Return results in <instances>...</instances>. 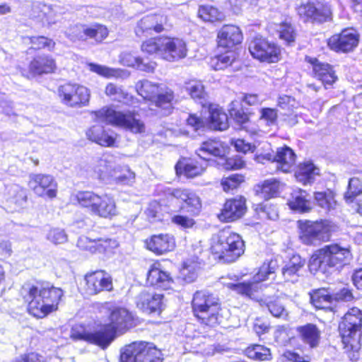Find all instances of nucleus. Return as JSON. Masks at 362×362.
<instances>
[{
    "label": "nucleus",
    "instance_id": "obj_1",
    "mask_svg": "<svg viewBox=\"0 0 362 362\" xmlns=\"http://www.w3.org/2000/svg\"><path fill=\"white\" fill-rule=\"evenodd\" d=\"M110 323L98 329L88 330L82 327L72 329L71 337L106 349L114 341L117 332H122L132 327L134 323L132 314L124 308L113 309L110 315Z\"/></svg>",
    "mask_w": 362,
    "mask_h": 362
},
{
    "label": "nucleus",
    "instance_id": "obj_2",
    "mask_svg": "<svg viewBox=\"0 0 362 362\" xmlns=\"http://www.w3.org/2000/svg\"><path fill=\"white\" fill-rule=\"evenodd\" d=\"M275 265L276 263L272 261L264 263L260 267L259 272L252 277V281L237 284L230 283L227 284V286L238 294L259 302V305L262 308H266L274 317L286 319L288 312L279 298L264 296L259 299L256 295V293L262 289V285L260 283L269 279V276L274 273Z\"/></svg>",
    "mask_w": 362,
    "mask_h": 362
},
{
    "label": "nucleus",
    "instance_id": "obj_3",
    "mask_svg": "<svg viewBox=\"0 0 362 362\" xmlns=\"http://www.w3.org/2000/svg\"><path fill=\"white\" fill-rule=\"evenodd\" d=\"M20 293L27 303L28 313L37 318H43L57 309L63 291L54 286L43 287L27 283L22 286Z\"/></svg>",
    "mask_w": 362,
    "mask_h": 362
},
{
    "label": "nucleus",
    "instance_id": "obj_4",
    "mask_svg": "<svg viewBox=\"0 0 362 362\" xmlns=\"http://www.w3.org/2000/svg\"><path fill=\"white\" fill-rule=\"evenodd\" d=\"M70 201L100 218L111 219L118 214L115 198L110 194H98L93 191H77L71 194Z\"/></svg>",
    "mask_w": 362,
    "mask_h": 362
},
{
    "label": "nucleus",
    "instance_id": "obj_5",
    "mask_svg": "<svg viewBox=\"0 0 362 362\" xmlns=\"http://www.w3.org/2000/svg\"><path fill=\"white\" fill-rule=\"evenodd\" d=\"M351 254L348 248L338 244H330L317 250L309 261L311 272H329L332 269H338L349 263Z\"/></svg>",
    "mask_w": 362,
    "mask_h": 362
},
{
    "label": "nucleus",
    "instance_id": "obj_6",
    "mask_svg": "<svg viewBox=\"0 0 362 362\" xmlns=\"http://www.w3.org/2000/svg\"><path fill=\"white\" fill-rule=\"evenodd\" d=\"M211 250L216 259L225 263H230L243 255L245 243L238 233L223 230L213 235Z\"/></svg>",
    "mask_w": 362,
    "mask_h": 362
},
{
    "label": "nucleus",
    "instance_id": "obj_7",
    "mask_svg": "<svg viewBox=\"0 0 362 362\" xmlns=\"http://www.w3.org/2000/svg\"><path fill=\"white\" fill-rule=\"evenodd\" d=\"M339 334L344 349L352 352L355 358L362 348V313L357 308H352L344 315L339 325Z\"/></svg>",
    "mask_w": 362,
    "mask_h": 362
},
{
    "label": "nucleus",
    "instance_id": "obj_8",
    "mask_svg": "<svg viewBox=\"0 0 362 362\" xmlns=\"http://www.w3.org/2000/svg\"><path fill=\"white\" fill-rule=\"evenodd\" d=\"M98 122L119 127L133 134H142L146 131L143 121L137 118L134 111H116L110 107H103L95 112Z\"/></svg>",
    "mask_w": 362,
    "mask_h": 362
},
{
    "label": "nucleus",
    "instance_id": "obj_9",
    "mask_svg": "<svg viewBox=\"0 0 362 362\" xmlns=\"http://www.w3.org/2000/svg\"><path fill=\"white\" fill-rule=\"evenodd\" d=\"M192 309L202 323L210 327L219 323L220 304L218 299L212 294L204 291H197L192 300Z\"/></svg>",
    "mask_w": 362,
    "mask_h": 362
},
{
    "label": "nucleus",
    "instance_id": "obj_10",
    "mask_svg": "<svg viewBox=\"0 0 362 362\" xmlns=\"http://www.w3.org/2000/svg\"><path fill=\"white\" fill-rule=\"evenodd\" d=\"M161 352L152 343L134 341L121 351L122 362H163Z\"/></svg>",
    "mask_w": 362,
    "mask_h": 362
},
{
    "label": "nucleus",
    "instance_id": "obj_11",
    "mask_svg": "<svg viewBox=\"0 0 362 362\" xmlns=\"http://www.w3.org/2000/svg\"><path fill=\"white\" fill-rule=\"evenodd\" d=\"M58 97L62 103L71 107L86 106L90 100V90L76 83H65L57 88Z\"/></svg>",
    "mask_w": 362,
    "mask_h": 362
},
{
    "label": "nucleus",
    "instance_id": "obj_12",
    "mask_svg": "<svg viewBox=\"0 0 362 362\" xmlns=\"http://www.w3.org/2000/svg\"><path fill=\"white\" fill-rule=\"evenodd\" d=\"M301 241L308 245H317L329 240V227L323 221L300 220L298 221Z\"/></svg>",
    "mask_w": 362,
    "mask_h": 362
},
{
    "label": "nucleus",
    "instance_id": "obj_13",
    "mask_svg": "<svg viewBox=\"0 0 362 362\" xmlns=\"http://www.w3.org/2000/svg\"><path fill=\"white\" fill-rule=\"evenodd\" d=\"M248 49L251 55L260 62L275 63L280 59V47L264 38L255 37L250 42Z\"/></svg>",
    "mask_w": 362,
    "mask_h": 362
},
{
    "label": "nucleus",
    "instance_id": "obj_14",
    "mask_svg": "<svg viewBox=\"0 0 362 362\" xmlns=\"http://www.w3.org/2000/svg\"><path fill=\"white\" fill-rule=\"evenodd\" d=\"M298 14L304 22L323 23L332 18L330 6L320 1H308L297 8Z\"/></svg>",
    "mask_w": 362,
    "mask_h": 362
},
{
    "label": "nucleus",
    "instance_id": "obj_15",
    "mask_svg": "<svg viewBox=\"0 0 362 362\" xmlns=\"http://www.w3.org/2000/svg\"><path fill=\"white\" fill-rule=\"evenodd\" d=\"M108 33L107 28L100 24H95L90 27L83 25H74L65 31V35L72 42L86 40L90 38L94 39L97 42H100L107 37Z\"/></svg>",
    "mask_w": 362,
    "mask_h": 362
},
{
    "label": "nucleus",
    "instance_id": "obj_16",
    "mask_svg": "<svg viewBox=\"0 0 362 362\" xmlns=\"http://www.w3.org/2000/svg\"><path fill=\"white\" fill-rule=\"evenodd\" d=\"M359 35L352 28L344 29L340 33L332 35L328 40L329 47L337 52H349L358 45Z\"/></svg>",
    "mask_w": 362,
    "mask_h": 362
},
{
    "label": "nucleus",
    "instance_id": "obj_17",
    "mask_svg": "<svg viewBox=\"0 0 362 362\" xmlns=\"http://www.w3.org/2000/svg\"><path fill=\"white\" fill-rule=\"evenodd\" d=\"M28 186L39 197L54 198L57 194V183L53 176L47 174H30Z\"/></svg>",
    "mask_w": 362,
    "mask_h": 362
},
{
    "label": "nucleus",
    "instance_id": "obj_18",
    "mask_svg": "<svg viewBox=\"0 0 362 362\" xmlns=\"http://www.w3.org/2000/svg\"><path fill=\"white\" fill-rule=\"evenodd\" d=\"M86 292L88 295H96L103 291L113 288L111 275L104 270H98L85 276Z\"/></svg>",
    "mask_w": 362,
    "mask_h": 362
},
{
    "label": "nucleus",
    "instance_id": "obj_19",
    "mask_svg": "<svg viewBox=\"0 0 362 362\" xmlns=\"http://www.w3.org/2000/svg\"><path fill=\"white\" fill-rule=\"evenodd\" d=\"M167 22V17L163 15H148L142 18L135 28V33L138 37L160 33L163 30L164 25Z\"/></svg>",
    "mask_w": 362,
    "mask_h": 362
},
{
    "label": "nucleus",
    "instance_id": "obj_20",
    "mask_svg": "<svg viewBox=\"0 0 362 362\" xmlns=\"http://www.w3.org/2000/svg\"><path fill=\"white\" fill-rule=\"evenodd\" d=\"M163 296L153 291H143L135 299L136 307L146 313L160 311Z\"/></svg>",
    "mask_w": 362,
    "mask_h": 362
},
{
    "label": "nucleus",
    "instance_id": "obj_21",
    "mask_svg": "<svg viewBox=\"0 0 362 362\" xmlns=\"http://www.w3.org/2000/svg\"><path fill=\"white\" fill-rule=\"evenodd\" d=\"M147 282L153 286L164 290L172 288L174 280L170 274L165 271L158 262L153 263L147 274Z\"/></svg>",
    "mask_w": 362,
    "mask_h": 362
},
{
    "label": "nucleus",
    "instance_id": "obj_22",
    "mask_svg": "<svg viewBox=\"0 0 362 362\" xmlns=\"http://www.w3.org/2000/svg\"><path fill=\"white\" fill-rule=\"evenodd\" d=\"M163 59L174 62L185 58L187 54L186 42L180 38L164 39Z\"/></svg>",
    "mask_w": 362,
    "mask_h": 362
},
{
    "label": "nucleus",
    "instance_id": "obj_23",
    "mask_svg": "<svg viewBox=\"0 0 362 362\" xmlns=\"http://www.w3.org/2000/svg\"><path fill=\"white\" fill-rule=\"evenodd\" d=\"M147 248L156 255H163L174 250L175 241L170 234L153 235L146 240Z\"/></svg>",
    "mask_w": 362,
    "mask_h": 362
},
{
    "label": "nucleus",
    "instance_id": "obj_24",
    "mask_svg": "<svg viewBox=\"0 0 362 362\" xmlns=\"http://www.w3.org/2000/svg\"><path fill=\"white\" fill-rule=\"evenodd\" d=\"M170 194L175 199L183 202L182 209L192 214H198L202 208L200 198L190 189H175Z\"/></svg>",
    "mask_w": 362,
    "mask_h": 362
},
{
    "label": "nucleus",
    "instance_id": "obj_25",
    "mask_svg": "<svg viewBox=\"0 0 362 362\" xmlns=\"http://www.w3.org/2000/svg\"><path fill=\"white\" fill-rule=\"evenodd\" d=\"M305 60L312 65L315 77L325 86L332 85L337 81L335 71L329 64L320 62L317 59L310 57H306Z\"/></svg>",
    "mask_w": 362,
    "mask_h": 362
},
{
    "label": "nucleus",
    "instance_id": "obj_26",
    "mask_svg": "<svg viewBox=\"0 0 362 362\" xmlns=\"http://www.w3.org/2000/svg\"><path fill=\"white\" fill-rule=\"evenodd\" d=\"M246 210L245 200L243 197L227 200L218 218L224 221H233L242 217Z\"/></svg>",
    "mask_w": 362,
    "mask_h": 362
},
{
    "label": "nucleus",
    "instance_id": "obj_27",
    "mask_svg": "<svg viewBox=\"0 0 362 362\" xmlns=\"http://www.w3.org/2000/svg\"><path fill=\"white\" fill-rule=\"evenodd\" d=\"M207 163H200L198 160L192 158H182L175 165L177 175H182L187 178H194L201 175L206 168Z\"/></svg>",
    "mask_w": 362,
    "mask_h": 362
},
{
    "label": "nucleus",
    "instance_id": "obj_28",
    "mask_svg": "<svg viewBox=\"0 0 362 362\" xmlns=\"http://www.w3.org/2000/svg\"><path fill=\"white\" fill-rule=\"evenodd\" d=\"M217 39L219 47L230 48L242 42L243 35L238 27L226 25L219 30Z\"/></svg>",
    "mask_w": 362,
    "mask_h": 362
},
{
    "label": "nucleus",
    "instance_id": "obj_29",
    "mask_svg": "<svg viewBox=\"0 0 362 362\" xmlns=\"http://www.w3.org/2000/svg\"><path fill=\"white\" fill-rule=\"evenodd\" d=\"M312 197L305 190L296 189L293 190L288 200V205L293 211L305 213L312 209Z\"/></svg>",
    "mask_w": 362,
    "mask_h": 362
},
{
    "label": "nucleus",
    "instance_id": "obj_30",
    "mask_svg": "<svg viewBox=\"0 0 362 362\" xmlns=\"http://www.w3.org/2000/svg\"><path fill=\"white\" fill-rule=\"evenodd\" d=\"M197 156L206 163L211 157H222L225 154V149L220 141L209 139L202 143L200 147L197 149Z\"/></svg>",
    "mask_w": 362,
    "mask_h": 362
},
{
    "label": "nucleus",
    "instance_id": "obj_31",
    "mask_svg": "<svg viewBox=\"0 0 362 362\" xmlns=\"http://www.w3.org/2000/svg\"><path fill=\"white\" fill-rule=\"evenodd\" d=\"M136 182V173L127 165H117L111 175L109 184L132 186Z\"/></svg>",
    "mask_w": 362,
    "mask_h": 362
},
{
    "label": "nucleus",
    "instance_id": "obj_32",
    "mask_svg": "<svg viewBox=\"0 0 362 362\" xmlns=\"http://www.w3.org/2000/svg\"><path fill=\"white\" fill-rule=\"evenodd\" d=\"M56 69L54 59L43 54L33 58L29 65V71L33 75H42L53 72Z\"/></svg>",
    "mask_w": 362,
    "mask_h": 362
},
{
    "label": "nucleus",
    "instance_id": "obj_33",
    "mask_svg": "<svg viewBox=\"0 0 362 362\" xmlns=\"http://www.w3.org/2000/svg\"><path fill=\"white\" fill-rule=\"evenodd\" d=\"M156 107L163 111V115H169L176 103L175 96L172 89L161 86L156 97L153 100Z\"/></svg>",
    "mask_w": 362,
    "mask_h": 362
},
{
    "label": "nucleus",
    "instance_id": "obj_34",
    "mask_svg": "<svg viewBox=\"0 0 362 362\" xmlns=\"http://www.w3.org/2000/svg\"><path fill=\"white\" fill-rule=\"evenodd\" d=\"M297 331L302 341L310 348L314 349L318 346L320 341V331L315 325L308 323L300 326L297 327Z\"/></svg>",
    "mask_w": 362,
    "mask_h": 362
},
{
    "label": "nucleus",
    "instance_id": "obj_35",
    "mask_svg": "<svg viewBox=\"0 0 362 362\" xmlns=\"http://www.w3.org/2000/svg\"><path fill=\"white\" fill-rule=\"evenodd\" d=\"M37 8H39L40 11L38 18L48 26H52L59 22L64 13L63 8L57 5L39 4Z\"/></svg>",
    "mask_w": 362,
    "mask_h": 362
},
{
    "label": "nucleus",
    "instance_id": "obj_36",
    "mask_svg": "<svg viewBox=\"0 0 362 362\" xmlns=\"http://www.w3.org/2000/svg\"><path fill=\"white\" fill-rule=\"evenodd\" d=\"M319 175L320 169L311 161L299 164L295 173L297 180L303 185L311 184Z\"/></svg>",
    "mask_w": 362,
    "mask_h": 362
},
{
    "label": "nucleus",
    "instance_id": "obj_37",
    "mask_svg": "<svg viewBox=\"0 0 362 362\" xmlns=\"http://www.w3.org/2000/svg\"><path fill=\"white\" fill-rule=\"evenodd\" d=\"M120 62L124 66L135 67L146 72H153L156 66L155 62H145L142 58L130 52H122L120 55Z\"/></svg>",
    "mask_w": 362,
    "mask_h": 362
},
{
    "label": "nucleus",
    "instance_id": "obj_38",
    "mask_svg": "<svg viewBox=\"0 0 362 362\" xmlns=\"http://www.w3.org/2000/svg\"><path fill=\"white\" fill-rule=\"evenodd\" d=\"M274 161L278 164V168L286 173L294 165L296 154L291 148L284 146L277 148L276 153L274 156Z\"/></svg>",
    "mask_w": 362,
    "mask_h": 362
},
{
    "label": "nucleus",
    "instance_id": "obj_39",
    "mask_svg": "<svg viewBox=\"0 0 362 362\" xmlns=\"http://www.w3.org/2000/svg\"><path fill=\"white\" fill-rule=\"evenodd\" d=\"M210 127L215 130L223 131L228 127V117L221 107L213 105L209 107Z\"/></svg>",
    "mask_w": 362,
    "mask_h": 362
},
{
    "label": "nucleus",
    "instance_id": "obj_40",
    "mask_svg": "<svg viewBox=\"0 0 362 362\" xmlns=\"http://www.w3.org/2000/svg\"><path fill=\"white\" fill-rule=\"evenodd\" d=\"M86 135L90 140L103 146H112L115 143V138L108 134L100 124L92 126L87 131Z\"/></svg>",
    "mask_w": 362,
    "mask_h": 362
},
{
    "label": "nucleus",
    "instance_id": "obj_41",
    "mask_svg": "<svg viewBox=\"0 0 362 362\" xmlns=\"http://www.w3.org/2000/svg\"><path fill=\"white\" fill-rule=\"evenodd\" d=\"M305 260L299 255H293L282 269L283 276L286 281L294 283L298 281L299 270L304 266Z\"/></svg>",
    "mask_w": 362,
    "mask_h": 362
},
{
    "label": "nucleus",
    "instance_id": "obj_42",
    "mask_svg": "<svg viewBox=\"0 0 362 362\" xmlns=\"http://www.w3.org/2000/svg\"><path fill=\"white\" fill-rule=\"evenodd\" d=\"M116 165L112 157L104 156L98 161L94 172L97 174L98 179L109 184L112 173Z\"/></svg>",
    "mask_w": 362,
    "mask_h": 362
},
{
    "label": "nucleus",
    "instance_id": "obj_43",
    "mask_svg": "<svg viewBox=\"0 0 362 362\" xmlns=\"http://www.w3.org/2000/svg\"><path fill=\"white\" fill-rule=\"evenodd\" d=\"M311 303L317 309H330L333 302V296L325 288L315 291L310 294Z\"/></svg>",
    "mask_w": 362,
    "mask_h": 362
},
{
    "label": "nucleus",
    "instance_id": "obj_44",
    "mask_svg": "<svg viewBox=\"0 0 362 362\" xmlns=\"http://www.w3.org/2000/svg\"><path fill=\"white\" fill-rule=\"evenodd\" d=\"M281 183L276 179L272 178L264 180L257 186L256 192L265 199L276 197L279 192Z\"/></svg>",
    "mask_w": 362,
    "mask_h": 362
},
{
    "label": "nucleus",
    "instance_id": "obj_45",
    "mask_svg": "<svg viewBox=\"0 0 362 362\" xmlns=\"http://www.w3.org/2000/svg\"><path fill=\"white\" fill-rule=\"evenodd\" d=\"M161 86L148 80L139 81L136 84V89L139 95L144 99L153 100L160 89Z\"/></svg>",
    "mask_w": 362,
    "mask_h": 362
},
{
    "label": "nucleus",
    "instance_id": "obj_46",
    "mask_svg": "<svg viewBox=\"0 0 362 362\" xmlns=\"http://www.w3.org/2000/svg\"><path fill=\"white\" fill-rule=\"evenodd\" d=\"M200 268V263L197 259H189L183 262L180 269V275L183 280L187 283L193 282L197 276V271Z\"/></svg>",
    "mask_w": 362,
    "mask_h": 362
},
{
    "label": "nucleus",
    "instance_id": "obj_47",
    "mask_svg": "<svg viewBox=\"0 0 362 362\" xmlns=\"http://www.w3.org/2000/svg\"><path fill=\"white\" fill-rule=\"evenodd\" d=\"M105 93L112 100L123 103H129L132 98L122 86L112 83H109L106 86Z\"/></svg>",
    "mask_w": 362,
    "mask_h": 362
},
{
    "label": "nucleus",
    "instance_id": "obj_48",
    "mask_svg": "<svg viewBox=\"0 0 362 362\" xmlns=\"http://www.w3.org/2000/svg\"><path fill=\"white\" fill-rule=\"evenodd\" d=\"M165 37L151 38L141 45V50L148 54H155L163 58V50Z\"/></svg>",
    "mask_w": 362,
    "mask_h": 362
},
{
    "label": "nucleus",
    "instance_id": "obj_49",
    "mask_svg": "<svg viewBox=\"0 0 362 362\" xmlns=\"http://www.w3.org/2000/svg\"><path fill=\"white\" fill-rule=\"evenodd\" d=\"M246 355L252 359L258 361H267L272 358L270 349L260 344H255L248 347L246 349Z\"/></svg>",
    "mask_w": 362,
    "mask_h": 362
},
{
    "label": "nucleus",
    "instance_id": "obj_50",
    "mask_svg": "<svg viewBox=\"0 0 362 362\" xmlns=\"http://www.w3.org/2000/svg\"><path fill=\"white\" fill-rule=\"evenodd\" d=\"M9 202L14 204L16 207L14 209L23 207L27 202L26 190L18 185H12L9 189Z\"/></svg>",
    "mask_w": 362,
    "mask_h": 362
},
{
    "label": "nucleus",
    "instance_id": "obj_51",
    "mask_svg": "<svg viewBox=\"0 0 362 362\" xmlns=\"http://www.w3.org/2000/svg\"><path fill=\"white\" fill-rule=\"evenodd\" d=\"M198 14L203 21L209 22L221 21L224 17L216 8L209 5L201 6Z\"/></svg>",
    "mask_w": 362,
    "mask_h": 362
},
{
    "label": "nucleus",
    "instance_id": "obj_52",
    "mask_svg": "<svg viewBox=\"0 0 362 362\" xmlns=\"http://www.w3.org/2000/svg\"><path fill=\"white\" fill-rule=\"evenodd\" d=\"M237 103V102L233 101L230 104L228 110L230 115L238 125L239 129H246L249 122V117L242 109L235 107Z\"/></svg>",
    "mask_w": 362,
    "mask_h": 362
},
{
    "label": "nucleus",
    "instance_id": "obj_53",
    "mask_svg": "<svg viewBox=\"0 0 362 362\" xmlns=\"http://www.w3.org/2000/svg\"><path fill=\"white\" fill-rule=\"evenodd\" d=\"M119 244L115 239L100 238L97 240L96 253H102L106 256H110L114 253V250L118 247Z\"/></svg>",
    "mask_w": 362,
    "mask_h": 362
},
{
    "label": "nucleus",
    "instance_id": "obj_54",
    "mask_svg": "<svg viewBox=\"0 0 362 362\" xmlns=\"http://www.w3.org/2000/svg\"><path fill=\"white\" fill-rule=\"evenodd\" d=\"M362 193V182L356 178H351L349 181L348 190L344 194L347 202H352L356 197Z\"/></svg>",
    "mask_w": 362,
    "mask_h": 362
},
{
    "label": "nucleus",
    "instance_id": "obj_55",
    "mask_svg": "<svg viewBox=\"0 0 362 362\" xmlns=\"http://www.w3.org/2000/svg\"><path fill=\"white\" fill-rule=\"evenodd\" d=\"M186 89L194 100H200V103H202V100L204 99L206 93L204 86L200 81H192L189 82Z\"/></svg>",
    "mask_w": 362,
    "mask_h": 362
},
{
    "label": "nucleus",
    "instance_id": "obj_56",
    "mask_svg": "<svg viewBox=\"0 0 362 362\" xmlns=\"http://www.w3.org/2000/svg\"><path fill=\"white\" fill-rule=\"evenodd\" d=\"M277 33H279V38L284 40L287 44L294 42L295 33L293 28L290 23L284 22L278 25Z\"/></svg>",
    "mask_w": 362,
    "mask_h": 362
},
{
    "label": "nucleus",
    "instance_id": "obj_57",
    "mask_svg": "<svg viewBox=\"0 0 362 362\" xmlns=\"http://www.w3.org/2000/svg\"><path fill=\"white\" fill-rule=\"evenodd\" d=\"M244 181V177L240 174H233L227 177H223L221 180L223 189L228 192L236 189L240 183Z\"/></svg>",
    "mask_w": 362,
    "mask_h": 362
},
{
    "label": "nucleus",
    "instance_id": "obj_58",
    "mask_svg": "<svg viewBox=\"0 0 362 362\" xmlns=\"http://www.w3.org/2000/svg\"><path fill=\"white\" fill-rule=\"evenodd\" d=\"M235 60V54L233 52H226V53L218 55L213 60L216 61L214 66V69L221 70L230 66Z\"/></svg>",
    "mask_w": 362,
    "mask_h": 362
},
{
    "label": "nucleus",
    "instance_id": "obj_59",
    "mask_svg": "<svg viewBox=\"0 0 362 362\" xmlns=\"http://www.w3.org/2000/svg\"><path fill=\"white\" fill-rule=\"evenodd\" d=\"M29 40L35 49L47 48L49 51H52L55 45L54 41L44 36H33Z\"/></svg>",
    "mask_w": 362,
    "mask_h": 362
},
{
    "label": "nucleus",
    "instance_id": "obj_60",
    "mask_svg": "<svg viewBox=\"0 0 362 362\" xmlns=\"http://www.w3.org/2000/svg\"><path fill=\"white\" fill-rule=\"evenodd\" d=\"M315 199L320 207L328 211L333 209L335 204L334 198L330 193L316 192L315 193Z\"/></svg>",
    "mask_w": 362,
    "mask_h": 362
},
{
    "label": "nucleus",
    "instance_id": "obj_61",
    "mask_svg": "<svg viewBox=\"0 0 362 362\" xmlns=\"http://www.w3.org/2000/svg\"><path fill=\"white\" fill-rule=\"evenodd\" d=\"M161 205L157 201L151 202L146 211L145 214L150 222H155L161 219Z\"/></svg>",
    "mask_w": 362,
    "mask_h": 362
},
{
    "label": "nucleus",
    "instance_id": "obj_62",
    "mask_svg": "<svg viewBox=\"0 0 362 362\" xmlns=\"http://www.w3.org/2000/svg\"><path fill=\"white\" fill-rule=\"evenodd\" d=\"M88 66L91 71L95 72L102 76L107 78L117 76L118 71L117 69L94 63H90Z\"/></svg>",
    "mask_w": 362,
    "mask_h": 362
},
{
    "label": "nucleus",
    "instance_id": "obj_63",
    "mask_svg": "<svg viewBox=\"0 0 362 362\" xmlns=\"http://www.w3.org/2000/svg\"><path fill=\"white\" fill-rule=\"evenodd\" d=\"M274 337L276 342L279 346H286L292 337L289 333V329L284 326H279L276 329Z\"/></svg>",
    "mask_w": 362,
    "mask_h": 362
},
{
    "label": "nucleus",
    "instance_id": "obj_64",
    "mask_svg": "<svg viewBox=\"0 0 362 362\" xmlns=\"http://www.w3.org/2000/svg\"><path fill=\"white\" fill-rule=\"evenodd\" d=\"M47 238L54 244H62L67 240V235L64 230L54 228L47 233Z\"/></svg>",
    "mask_w": 362,
    "mask_h": 362
}]
</instances>
